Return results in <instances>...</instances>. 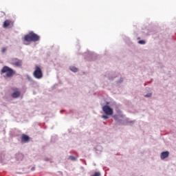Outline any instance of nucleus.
Returning <instances> with one entry per match:
<instances>
[{"label": "nucleus", "mask_w": 176, "mask_h": 176, "mask_svg": "<svg viewBox=\"0 0 176 176\" xmlns=\"http://www.w3.org/2000/svg\"><path fill=\"white\" fill-rule=\"evenodd\" d=\"M139 43H140V45H145V41H144V40H140V41H139Z\"/></svg>", "instance_id": "obj_12"}, {"label": "nucleus", "mask_w": 176, "mask_h": 176, "mask_svg": "<svg viewBox=\"0 0 176 176\" xmlns=\"http://www.w3.org/2000/svg\"><path fill=\"white\" fill-rule=\"evenodd\" d=\"M14 22L11 20L7 19L3 22V28H12L13 27Z\"/></svg>", "instance_id": "obj_5"}, {"label": "nucleus", "mask_w": 176, "mask_h": 176, "mask_svg": "<svg viewBox=\"0 0 176 176\" xmlns=\"http://www.w3.org/2000/svg\"><path fill=\"white\" fill-rule=\"evenodd\" d=\"M168 155H170V153L168 151H164L161 153V159L162 160H164V159H166V157H168Z\"/></svg>", "instance_id": "obj_9"}, {"label": "nucleus", "mask_w": 176, "mask_h": 176, "mask_svg": "<svg viewBox=\"0 0 176 176\" xmlns=\"http://www.w3.org/2000/svg\"><path fill=\"white\" fill-rule=\"evenodd\" d=\"M41 39V37L34 33V32H30L28 34L25 35L23 37L24 45H30L31 42H38Z\"/></svg>", "instance_id": "obj_1"}, {"label": "nucleus", "mask_w": 176, "mask_h": 176, "mask_svg": "<svg viewBox=\"0 0 176 176\" xmlns=\"http://www.w3.org/2000/svg\"><path fill=\"white\" fill-rule=\"evenodd\" d=\"M152 96V94H148L147 95H145V97H151Z\"/></svg>", "instance_id": "obj_16"}, {"label": "nucleus", "mask_w": 176, "mask_h": 176, "mask_svg": "<svg viewBox=\"0 0 176 176\" xmlns=\"http://www.w3.org/2000/svg\"><path fill=\"white\" fill-rule=\"evenodd\" d=\"M69 159H70L71 160H76V158L75 157H74V156H70V157H69Z\"/></svg>", "instance_id": "obj_13"}, {"label": "nucleus", "mask_w": 176, "mask_h": 176, "mask_svg": "<svg viewBox=\"0 0 176 176\" xmlns=\"http://www.w3.org/2000/svg\"><path fill=\"white\" fill-rule=\"evenodd\" d=\"M102 118L103 119L107 120V119H109V117H108V116H102Z\"/></svg>", "instance_id": "obj_14"}, {"label": "nucleus", "mask_w": 176, "mask_h": 176, "mask_svg": "<svg viewBox=\"0 0 176 176\" xmlns=\"http://www.w3.org/2000/svg\"><path fill=\"white\" fill-rule=\"evenodd\" d=\"M3 74H6V78H12L16 72L8 66H4L1 70V75H3Z\"/></svg>", "instance_id": "obj_2"}, {"label": "nucleus", "mask_w": 176, "mask_h": 176, "mask_svg": "<svg viewBox=\"0 0 176 176\" xmlns=\"http://www.w3.org/2000/svg\"><path fill=\"white\" fill-rule=\"evenodd\" d=\"M12 65H15V67H21V64H23V62L18 58H13L12 59Z\"/></svg>", "instance_id": "obj_6"}, {"label": "nucleus", "mask_w": 176, "mask_h": 176, "mask_svg": "<svg viewBox=\"0 0 176 176\" xmlns=\"http://www.w3.org/2000/svg\"><path fill=\"white\" fill-rule=\"evenodd\" d=\"M21 141L23 142H28V141H30V136L23 134L21 136Z\"/></svg>", "instance_id": "obj_8"}, {"label": "nucleus", "mask_w": 176, "mask_h": 176, "mask_svg": "<svg viewBox=\"0 0 176 176\" xmlns=\"http://www.w3.org/2000/svg\"><path fill=\"white\" fill-rule=\"evenodd\" d=\"M31 170L32 171H34V170H35V167H32Z\"/></svg>", "instance_id": "obj_17"}, {"label": "nucleus", "mask_w": 176, "mask_h": 176, "mask_svg": "<svg viewBox=\"0 0 176 176\" xmlns=\"http://www.w3.org/2000/svg\"><path fill=\"white\" fill-rule=\"evenodd\" d=\"M14 93L12 94V98H19V97H20V91H19L17 89H14Z\"/></svg>", "instance_id": "obj_7"}, {"label": "nucleus", "mask_w": 176, "mask_h": 176, "mask_svg": "<svg viewBox=\"0 0 176 176\" xmlns=\"http://www.w3.org/2000/svg\"><path fill=\"white\" fill-rule=\"evenodd\" d=\"M1 52H2V53H5V52H6V48H2L1 49Z\"/></svg>", "instance_id": "obj_15"}, {"label": "nucleus", "mask_w": 176, "mask_h": 176, "mask_svg": "<svg viewBox=\"0 0 176 176\" xmlns=\"http://www.w3.org/2000/svg\"><path fill=\"white\" fill-rule=\"evenodd\" d=\"M70 69L72 71V72H78V68L72 66V67H70Z\"/></svg>", "instance_id": "obj_10"}, {"label": "nucleus", "mask_w": 176, "mask_h": 176, "mask_svg": "<svg viewBox=\"0 0 176 176\" xmlns=\"http://www.w3.org/2000/svg\"><path fill=\"white\" fill-rule=\"evenodd\" d=\"M102 111L105 113V115H107L109 116L113 115V109L111 108L108 105L103 106Z\"/></svg>", "instance_id": "obj_4"}, {"label": "nucleus", "mask_w": 176, "mask_h": 176, "mask_svg": "<svg viewBox=\"0 0 176 176\" xmlns=\"http://www.w3.org/2000/svg\"><path fill=\"white\" fill-rule=\"evenodd\" d=\"M91 176H101V174L100 173V172H96L94 175H92Z\"/></svg>", "instance_id": "obj_11"}, {"label": "nucleus", "mask_w": 176, "mask_h": 176, "mask_svg": "<svg viewBox=\"0 0 176 176\" xmlns=\"http://www.w3.org/2000/svg\"><path fill=\"white\" fill-rule=\"evenodd\" d=\"M33 76L35 79H42L43 78V72L41 65H36L34 71L33 72Z\"/></svg>", "instance_id": "obj_3"}]
</instances>
